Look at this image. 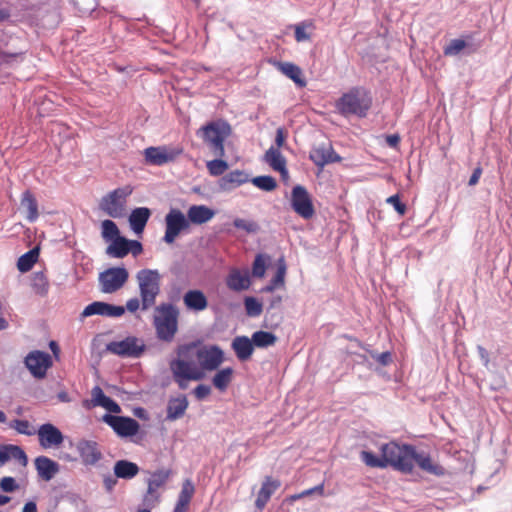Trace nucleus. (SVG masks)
Returning <instances> with one entry per match:
<instances>
[{"instance_id": "nucleus-1", "label": "nucleus", "mask_w": 512, "mask_h": 512, "mask_svg": "<svg viewBox=\"0 0 512 512\" xmlns=\"http://www.w3.org/2000/svg\"><path fill=\"white\" fill-rule=\"evenodd\" d=\"M372 101V95L366 88L353 87L337 100L336 109L345 117L356 115L362 118L370 110Z\"/></svg>"}, {"instance_id": "nucleus-2", "label": "nucleus", "mask_w": 512, "mask_h": 512, "mask_svg": "<svg viewBox=\"0 0 512 512\" xmlns=\"http://www.w3.org/2000/svg\"><path fill=\"white\" fill-rule=\"evenodd\" d=\"M231 134V125L223 119L210 121L197 131V136L202 138L205 145L215 157L225 156L224 142Z\"/></svg>"}, {"instance_id": "nucleus-3", "label": "nucleus", "mask_w": 512, "mask_h": 512, "mask_svg": "<svg viewBox=\"0 0 512 512\" xmlns=\"http://www.w3.org/2000/svg\"><path fill=\"white\" fill-rule=\"evenodd\" d=\"M179 310L172 303H162L155 308L153 325L157 338L171 342L178 331Z\"/></svg>"}, {"instance_id": "nucleus-4", "label": "nucleus", "mask_w": 512, "mask_h": 512, "mask_svg": "<svg viewBox=\"0 0 512 512\" xmlns=\"http://www.w3.org/2000/svg\"><path fill=\"white\" fill-rule=\"evenodd\" d=\"M178 358L170 362L173 378H191L193 381L202 380L205 372L200 370L193 356V344H184L178 347Z\"/></svg>"}, {"instance_id": "nucleus-5", "label": "nucleus", "mask_w": 512, "mask_h": 512, "mask_svg": "<svg viewBox=\"0 0 512 512\" xmlns=\"http://www.w3.org/2000/svg\"><path fill=\"white\" fill-rule=\"evenodd\" d=\"M381 454L385 468L388 466L402 473H411L413 465L411 459L413 458V446L409 444L399 445L391 441L381 446Z\"/></svg>"}, {"instance_id": "nucleus-6", "label": "nucleus", "mask_w": 512, "mask_h": 512, "mask_svg": "<svg viewBox=\"0 0 512 512\" xmlns=\"http://www.w3.org/2000/svg\"><path fill=\"white\" fill-rule=\"evenodd\" d=\"M136 279L141 297V309L148 310L155 305L156 297L160 293V274L157 270L142 269Z\"/></svg>"}, {"instance_id": "nucleus-7", "label": "nucleus", "mask_w": 512, "mask_h": 512, "mask_svg": "<svg viewBox=\"0 0 512 512\" xmlns=\"http://www.w3.org/2000/svg\"><path fill=\"white\" fill-rule=\"evenodd\" d=\"M132 192L133 188L129 185L117 188L102 197L99 207L108 216L120 218L124 216L126 199Z\"/></svg>"}, {"instance_id": "nucleus-8", "label": "nucleus", "mask_w": 512, "mask_h": 512, "mask_svg": "<svg viewBox=\"0 0 512 512\" xmlns=\"http://www.w3.org/2000/svg\"><path fill=\"white\" fill-rule=\"evenodd\" d=\"M193 344V356L199 363V369L204 371H214L224 362V352L218 345L203 346L197 348Z\"/></svg>"}, {"instance_id": "nucleus-9", "label": "nucleus", "mask_w": 512, "mask_h": 512, "mask_svg": "<svg viewBox=\"0 0 512 512\" xmlns=\"http://www.w3.org/2000/svg\"><path fill=\"white\" fill-rule=\"evenodd\" d=\"M171 474L170 469L164 468L150 474V478L147 480V490L142 499L143 506L154 508L160 502L161 495L158 489L166 485Z\"/></svg>"}, {"instance_id": "nucleus-10", "label": "nucleus", "mask_w": 512, "mask_h": 512, "mask_svg": "<svg viewBox=\"0 0 512 512\" xmlns=\"http://www.w3.org/2000/svg\"><path fill=\"white\" fill-rule=\"evenodd\" d=\"M189 229L190 222L183 212L179 209L171 208L165 216L163 241L167 244H172L181 233L188 232Z\"/></svg>"}, {"instance_id": "nucleus-11", "label": "nucleus", "mask_w": 512, "mask_h": 512, "mask_svg": "<svg viewBox=\"0 0 512 512\" xmlns=\"http://www.w3.org/2000/svg\"><path fill=\"white\" fill-rule=\"evenodd\" d=\"M129 278L125 267H111L99 274L98 281L103 293H114L121 289Z\"/></svg>"}, {"instance_id": "nucleus-12", "label": "nucleus", "mask_w": 512, "mask_h": 512, "mask_svg": "<svg viewBox=\"0 0 512 512\" xmlns=\"http://www.w3.org/2000/svg\"><path fill=\"white\" fill-rule=\"evenodd\" d=\"M106 350L120 357L138 358L145 350L143 340L129 336L121 341H112L107 344Z\"/></svg>"}, {"instance_id": "nucleus-13", "label": "nucleus", "mask_w": 512, "mask_h": 512, "mask_svg": "<svg viewBox=\"0 0 512 512\" xmlns=\"http://www.w3.org/2000/svg\"><path fill=\"white\" fill-rule=\"evenodd\" d=\"M24 364L34 378L43 379L47 370L52 367L53 361L47 352L34 350L26 355Z\"/></svg>"}, {"instance_id": "nucleus-14", "label": "nucleus", "mask_w": 512, "mask_h": 512, "mask_svg": "<svg viewBox=\"0 0 512 512\" xmlns=\"http://www.w3.org/2000/svg\"><path fill=\"white\" fill-rule=\"evenodd\" d=\"M291 207L304 219L313 217L315 210L312 199L307 189L302 185H296L291 192Z\"/></svg>"}, {"instance_id": "nucleus-15", "label": "nucleus", "mask_w": 512, "mask_h": 512, "mask_svg": "<svg viewBox=\"0 0 512 512\" xmlns=\"http://www.w3.org/2000/svg\"><path fill=\"white\" fill-rule=\"evenodd\" d=\"M102 420L122 438L135 436L140 429L139 423L131 417L105 414Z\"/></svg>"}, {"instance_id": "nucleus-16", "label": "nucleus", "mask_w": 512, "mask_h": 512, "mask_svg": "<svg viewBox=\"0 0 512 512\" xmlns=\"http://www.w3.org/2000/svg\"><path fill=\"white\" fill-rule=\"evenodd\" d=\"M124 313V306L113 305L102 301H95L84 308L80 317L82 319L93 315H100L105 317L117 318L121 317Z\"/></svg>"}, {"instance_id": "nucleus-17", "label": "nucleus", "mask_w": 512, "mask_h": 512, "mask_svg": "<svg viewBox=\"0 0 512 512\" xmlns=\"http://www.w3.org/2000/svg\"><path fill=\"white\" fill-rule=\"evenodd\" d=\"M310 160L318 167L323 168L329 163H336L341 161V157L334 151L330 143H322L315 147L310 152Z\"/></svg>"}, {"instance_id": "nucleus-18", "label": "nucleus", "mask_w": 512, "mask_h": 512, "mask_svg": "<svg viewBox=\"0 0 512 512\" xmlns=\"http://www.w3.org/2000/svg\"><path fill=\"white\" fill-rule=\"evenodd\" d=\"M37 434L41 447L45 449L59 446L64 440L62 432L51 423L42 424Z\"/></svg>"}, {"instance_id": "nucleus-19", "label": "nucleus", "mask_w": 512, "mask_h": 512, "mask_svg": "<svg viewBox=\"0 0 512 512\" xmlns=\"http://www.w3.org/2000/svg\"><path fill=\"white\" fill-rule=\"evenodd\" d=\"M77 451L84 465H95L101 458L102 453L95 441L80 440L77 443Z\"/></svg>"}, {"instance_id": "nucleus-20", "label": "nucleus", "mask_w": 512, "mask_h": 512, "mask_svg": "<svg viewBox=\"0 0 512 512\" xmlns=\"http://www.w3.org/2000/svg\"><path fill=\"white\" fill-rule=\"evenodd\" d=\"M414 462L425 472L435 475V476H443L445 475V468L441 465L434 463L431 457L425 452H417L415 447L413 446V458L411 459V465L414 466Z\"/></svg>"}, {"instance_id": "nucleus-21", "label": "nucleus", "mask_w": 512, "mask_h": 512, "mask_svg": "<svg viewBox=\"0 0 512 512\" xmlns=\"http://www.w3.org/2000/svg\"><path fill=\"white\" fill-rule=\"evenodd\" d=\"M177 153L168 151L164 146L148 147L144 150V156L147 163L161 166L175 159Z\"/></svg>"}, {"instance_id": "nucleus-22", "label": "nucleus", "mask_w": 512, "mask_h": 512, "mask_svg": "<svg viewBox=\"0 0 512 512\" xmlns=\"http://www.w3.org/2000/svg\"><path fill=\"white\" fill-rule=\"evenodd\" d=\"M231 348L241 362L249 360L254 352L253 341L247 336H236L232 340Z\"/></svg>"}, {"instance_id": "nucleus-23", "label": "nucleus", "mask_w": 512, "mask_h": 512, "mask_svg": "<svg viewBox=\"0 0 512 512\" xmlns=\"http://www.w3.org/2000/svg\"><path fill=\"white\" fill-rule=\"evenodd\" d=\"M481 47V42H473L472 36H467L466 39H453L445 46L444 54L446 56H455L462 50L467 49L469 52L477 51Z\"/></svg>"}, {"instance_id": "nucleus-24", "label": "nucleus", "mask_w": 512, "mask_h": 512, "mask_svg": "<svg viewBox=\"0 0 512 512\" xmlns=\"http://www.w3.org/2000/svg\"><path fill=\"white\" fill-rule=\"evenodd\" d=\"M35 468L38 476L44 481H50L59 472V464L47 456L37 457Z\"/></svg>"}, {"instance_id": "nucleus-25", "label": "nucleus", "mask_w": 512, "mask_h": 512, "mask_svg": "<svg viewBox=\"0 0 512 512\" xmlns=\"http://www.w3.org/2000/svg\"><path fill=\"white\" fill-rule=\"evenodd\" d=\"M214 215L215 211L205 205H192L187 211V218L190 224H204L210 221Z\"/></svg>"}, {"instance_id": "nucleus-26", "label": "nucleus", "mask_w": 512, "mask_h": 512, "mask_svg": "<svg viewBox=\"0 0 512 512\" xmlns=\"http://www.w3.org/2000/svg\"><path fill=\"white\" fill-rule=\"evenodd\" d=\"M150 216L151 210L147 207H138L132 210L129 216V224L131 229L136 234L142 233Z\"/></svg>"}, {"instance_id": "nucleus-27", "label": "nucleus", "mask_w": 512, "mask_h": 512, "mask_svg": "<svg viewBox=\"0 0 512 512\" xmlns=\"http://www.w3.org/2000/svg\"><path fill=\"white\" fill-rule=\"evenodd\" d=\"M183 302L187 309L193 311H203L208 306L205 294L201 290H189L183 296Z\"/></svg>"}, {"instance_id": "nucleus-28", "label": "nucleus", "mask_w": 512, "mask_h": 512, "mask_svg": "<svg viewBox=\"0 0 512 512\" xmlns=\"http://www.w3.org/2000/svg\"><path fill=\"white\" fill-rule=\"evenodd\" d=\"M188 404L189 403L185 395L169 399L166 408V420L175 421L181 418L185 414Z\"/></svg>"}, {"instance_id": "nucleus-29", "label": "nucleus", "mask_w": 512, "mask_h": 512, "mask_svg": "<svg viewBox=\"0 0 512 512\" xmlns=\"http://www.w3.org/2000/svg\"><path fill=\"white\" fill-rule=\"evenodd\" d=\"M248 181V175L244 171L234 170L227 173L219 180V187L222 190L229 191Z\"/></svg>"}, {"instance_id": "nucleus-30", "label": "nucleus", "mask_w": 512, "mask_h": 512, "mask_svg": "<svg viewBox=\"0 0 512 512\" xmlns=\"http://www.w3.org/2000/svg\"><path fill=\"white\" fill-rule=\"evenodd\" d=\"M278 69L288 78L294 81L298 87H305L306 81L303 78L302 70L299 66L290 62H278Z\"/></svg>"}, {"instance_id": "nucleus-31", "label": "nucleus", "mask_w": 512, "mask_h": 512, "mask_svg": "<svg viewBox=\"0 0 512 512\" xmlns=\"http://www.w3.org/2000/svg\"><path fill=\"white\" fill-rule=\"evenodd\" d=\"M113 470L114 475L121 479H132L139 473L138 465L128 460H118Z\"/></svg>"}, {"instance_id": "nucleus-32", "label": "nucleus", "mask_w": 512, "mask_h": 512, "mask_svg": "<svg viewBox=\"0 0 512 512\" xmlns=\"http://www.w3.org/2000/svg\"><path fill=\"white\" fill-rule=\"evenodd\" d=\"M280 486L278 481H272L271 478L267 477L266 481L263 482L262 487L257 495L255 506L258 509H263L270 499L273 492Z\"/></svg>"}, {"instance_id": "nucleus-33", "label": "nucleus", "mask_w": 512, "mask_h": 512, "mask_svg": "<svg viewBox=\"0 0 512 512\" xmlns=\"http://www.w3.org/2000/svg\"><path fill=\"white\" fill-rule=\"evenodd\" d=\"M21 208L27 213L26 218L33 222L38 218V205L34 195L30 191H25L21 199Z\"/></svg>"}, {"instance_id": "nucleus-34", "label": "nucleus", "mask_w": 512, "mask_h": 512, "mask_svg": "<svg viewBox=\"0 0 512 512\" xmlns=\"http://www.w3.org/2000/svg\"><path fill=\"white\" fill-rule=\"evenodd\" d=\"M226 284L233 291H243L249 288L250 279L247 275H242L240 271L233 270L228 275Z\"/></svg>"}, {"instance_id": "nucleus-35", "label": "nucleus", "mask_w": 512, "mask_h": 512, "mask_svg": "<svg viewBox=\"0 0 512 512\" xmlns=\"http://www.w3.org/2000/svg\"><path fill=\"white\" fill-rule=\"evenodd\" d=\"M106 254L114 258H124L129 254L128 239L120 236L106 248Z\"/></svg>"}, {"instance_id": "nucleus-36", "label": "nucleus", "mask_w": 512, "mask_h": 512, "mask_svg": "<svg viewBox=\"0 0 512 512\" xmlns=\"http://www.w3.org/2000/svg\"><path fill=\"white\" fill-rule=\"evenodd\" d=\"M263 160L274 170H280L286 166V159L278 148L271 146L264 154Z\"/></svg>"}, {"instance_id": "nucleus-37", "label": "nucleus", "mask_w": 512, "mask_h": 512, "mask_svg": "<svg viewBox=\"0 0 512 512\" xmlns=\"http://www.w3.org/2000/svg\"><path fill=\"white\" fill-rule=\"evenodd\" d=\"M233 369L226 367L219 370L212 378V384L219 391H225L232 381Z\"/></svg>"}, {"instance_id": "nucleus-38", "label": "nucleus", "mask_w": 512, "mask_h": 512, "mask_svg": "<svg viewBox=\"0 0 512 512\" xmlns=\"http://www.w3.org/2000/svg\"><path fill=\"white\" fill-rule=\"evenodd\" d=\"M286 275V263L284 258H280L278 261V267L275 276L271 279L270 283L262 288V292H273L278 286L284 284Z\"/></svg>"}, {"instance_id": "nucleus-39", "label": "nucleus", "mask_w": 512, "mask_h": 512, "mask_svg": "<svg viewBox=\"0 0 512 512\" xmlns=\"http://www.w3.org/2000/svg\"><path fill=\"white\" fill-rule=\"evenodd\" d=\"M254 347L267 348L273 346L277 342V336L272 332L256 331L251 337Z\"/></svg>"}, {"instance_id": "nucleus-40", "label": "nucleus", "mask_w": 512, "mask_h": 512, "mask_svg": "<svg viewBox=\"0 0 512 512\" xmlns=\"http://www.w3.org/2000/svg\"><path fill=\"white\" fill-rule=\"evenodd\" d=\"M31 286L37 295L45 296L49 290V281L43 271H37L32 274Z\"/></svg>"}, {"instance_id": "nucleus-41", "label": "nucleus", "mask_w": 512, "mask_h": 512, "mask_svg": "<svg viewBox=\"0 0 512 512\" xmlns=\"http://www.w3.org/2000/svg\"><path fill=\"white\" fill-rule=\"evenodd\" d=\"M39 257V249L33 248L19 257L17 268L20 272L25 273L31 270Z\"/></svg>"}, {"instance_id": "nucleus-42", "label": "nucleus", "mask_w": 512, "mask_h": 512, "mask_svg": "<svg viewBox=\"0 0 512 512\" xmlns=\"http://www.w3.org/2000/svg\"><path fill=\"white\" fill-rule=\"evenodd\" d=\"M254 186L265 192H271L277 188V181L270 175H261L251 179Z\"/></svg>"}, {"instance_id": "nucleus-43", "label": "nucleus", "mask_w": 512, "mask_h": 512, "mask_svg": "<svg viewBox=\"0 0 512 512\" xmlns=\"http://www.w3.org/2000/svg\"><path fill=\"white\" fill-rule=\"evenodd\" d=\"M195 493V487L190 479L184 480L182 483L181 491L178 495L177 502L181 506H189V503Z\"/></svg>"}, {"instance_id": "nucleus-44", "label": "nucleus", "mask_w": 512, "mask_h": 512, "mask_svg": "<svg viewBox=\"0 0 512 512\" xmlns=\"http://www.w3.org/2000/svg\"><path fill=\"white\" fill-rule=\"evenodd\" d=\"M360 459L367 465L372 468H385V463L383 462V458L378 457L371 451L363 450L360 453Z\"/></svg>"}, {"instance_id": "nucleus-45", "label": "nucleus", "mask_w": 512, "mask_h": 512, "mask_svg": "<svg viewBox=\"0 0 512 512\" xmlns=\"http://www.w3.org/2000/svg\"><path fill=\"white\" fill-rule=\"evenodd\" d=\"M222 158L216 157V159L207 162V169L212 176H220L228 169V163Z\"/></svg>"}, {"instance_id": "nucleus-46", "label": "nucleus", "mask_w": 512, "mask_h": 512, "mask_svg": "<svg viewBox=\"0 0 512 512\" xmlns=\"http://www.w3.org/2000/svg\"><path fill=\"white\" fill-rule=\"evenodd\" d=\"M102 236L111 241L120 237V231L112 220L106 219L102 222Z\"/></svg>"}, {"instance_id": "nucleus-47", "label": "nucleus", "mask_w": 512, "mask_h": 512, "mask_svg": "<svg viewBox=\"0 0 512 512\" xmlns=\"http://www.w3.org/2000/svg\"><path fill=\"white\" fill-rule=\"evenodd\" d=\"M267 259H269V256L263 254L256 255L252 265V275L254 277L261 278L265 275Z\"/></svg>"}, {"instance_id": "nucleus-48", "label": "nucleus", "mask_w": 512, "mask_h": 512, "mask_svg": "<svg viewBox=\"0 0 512 512\" xmlns=\"http://www.w3.org/2000/svg\"><path fill=\"white\" fill-rule=\"evenodd\" d=\"M244 305L247 315L251 317H257L263 311L262 304L254 297H246Z\"/></svg>"}, {"instance_id": "nucleus-49", "label": "nucleus", "mask_w": 512, "mask_h": 512, "mask_svg": "<svg viewBox=\"0 0 512 512\" xmlns=\"http://www.w3.org/2000/svg\"><path fill=\"white\" fill-rule=\"evenodd\" d=\"M9 427L15 429L20 434L28 436L35 434V430L31 429V425L27 420L15 419L10 422Z\"/></svg>"}, {"instance_id": "nucleus-50", "label": "nucleus", "mask_w": 512, "mask_h": 512, "mask_svg": "<svg viewBox=\"0 0 512 512\" xmlns=\"http://www.w3.org/2000/svg\"><path fill=\"white\" fill-rule=\"evenodd\" d=\"M233 225L235 228L242 229L247 233H257L260 229L258 223L255 221H249L242 218L234 219Z\"/></svg>"}, {"instance_id": "nucleus-51", "label": "nucleus", "mask_w": 512, "mask_h": 512, "mask_svg": "<svg viewBox=\"0 0 512 512\" xmlns=\"http://www.w3.org/2000/svg\"><path fill=\"white\" fill-rule=\"evenodd\" d=\"M10 459L19 461L22 466H26L28 458L24 450L17 445H8Z\"/></svg>"}, {"instance_id": "nucleus-52", "label": "nucleus", "mask_w": 512, "mask_h": 512, "mask_svg": "<svg viewBox=\"0 0 512 512\" xmlns=\"http://www.w3.org/2000/svg\"><path fill=\"white\" fill-rule=\"evenodd\" d=\"M311 26L312 25L310 23H307V22H301L299 24H296L294 26V29H295V40L297 42H305V41L310 40L311 36L306 31V29L308 27H311Z\"/></svg>"}, {"instance_id": "nucleus-53", "label": "nucleus", "mask_w": 512, "mask_h": 512, "mask_svg": "<svg viewBox=\"0 0 512 512\" xmlns=\"http://www.w3.org/2000/svg\"><path fill=\"white\" fill-rule=\"evenodd\" d=\"M91 395H92V403H93V406H99V407H102L106 401L108 400V396H106L104 393H103V390L99 387V386H95L92 391H91Z\"/></svg>"}, {"instance_id": "nucleus-54", "label": "nucleus", "mask_w": 512, "mask_h": 512, "mask_svg": "<svg viewBox=\"0 0 512 512\" xmlns=\"http://www.w3.org/2000/svg\"><path fill=\"white\" fill-rule=\"evenodd\" d=\"M0 488L2 491L6 493H11L16 491L19 488V485L16 483L13 477H3L0 480Z\"/></svg>"}, {"instance_id": "nucleus-55", "label": "nucleus", "mask_w": 512, "mask_h": 512, "mask_svg": "<svg viewBox=\"0 0 512 512\" xmlns=\"http://www.w3.org/2000/svg\"><path fill=\"white\" fill-rule=\"evenodd\" d=\"M387 202L393 205L394 209L400 214L404 215L406 212V205L400 201L399 195H392L387 199Z\"/></svg>"}, {"instance_id": "nucleus-56", "label": "nucleus", "mask_w": 512, "mask_h": 512, "mask_svg": "<svg viewBox=\"0 0 512 512\" xmlns=\"http://www.w3.org/2000/svg\"><path fill=\"white\" fill-rule=\"evenodd\" d=\"M371 356L382 366H387L392 362V354L389 351L375 354L373 353Z\"/></svg>"}, {"instance_id": "nucleus-57", "label": "nucleus", "mask_w": 512, "mask_h": 512, "mask_svg": "<svg viewBox=\"0 0 512 512\" xmlns=\"http://www.w3.org/2000/svg\"><path fill=\"white\" fill-rule=\"evenodd\" d=\"M117 478L115 475H111V474H106L103 476V485H104V488L105 490L108 492V493H111L116 484H117Z\"/></svg>"}, {"instance_id": "nucleus-58", "label": "nucleus", "mask_w": 512, "mask_h": 512, "mask_svg": "<svg viewBox=\"0 0 512 512\" xmlns=\"http://www.w3.org/2000/svg\"><path fill=\"white\" fill-rule=\"evenodd\" d=\"M198 400H203L211 393V388L208 385L200 384L193 391Z\"/></svg>"}, {"instance_id": "nucleus-59", "label": "nucleus", "mask_w": 512, "mask_h": 512, "mask_svg": "<svg viewBox=\"0 0 512 512\" xmlns=\"http://www.w3.org/2000/svg\"><path fill=\"white\" fill-rule=\"evenodd\" d=\"M128 249L129 253H132L133 256H138L143 251L142 244L137 240L128 239Z\"/></svg>"}, {"instance_id": "nucleus-60", "label": "nucleus", "mask_w": 512, "mask_h": 512, "mask_svg": "<svg viewBox=\"0 0 512 512\" xmlns=\"http://www.w3.org/2000/svg\"><path fill=\"white\" fill-rule=\"evenodd\" d=\"M477 351H478L479 357L482 361V364L484 365L485 368L489 369V364H490L489 352L481 345L477 346Z\"/></svg>"}, {"instance_id": "nucleus-61", "label": "nucleus", "mask_w": 512, "mask_h": 512, "mask_svg": "<svg viewBox=\"0 0 512 512\" xmlns=\"http://www.w3.org/2000/svg\"><path fill=\"white\" fill-rule=\"evenodd\" d=\"M102 407L105 408L110 413L119 414L121 412V407L119 406V404L116 403L110 397Z\"/></svg>"}, {"instance_id": "nucleus-62", "label": "nucleus", "mask_w": 512, "mask_h": 512, "mask_svg": "<svg viewBox=\"0 0 512 512\" xmlns=\"http://www.w3.org/2000/svg\"><path fill=\"white\" fill-rule=\"evenodd\" d=\"M285 139H286V132H285V129L282 128V127H279L277 130H276V137H275V144H276V147L275 148H278L280 149L281 147L284 146L285 144Z\"/></svg>"}, {"instance_id": "nucleus-63", "label": "nucleus", "mask_w": 512, "mask_h": 512, "mask_svg": "<svg viewBox=\"0 0 512 512\" xmlns=\"http://www.w3.org/2000/svg\"><path fill=\"white\" fill-rule=\"evenodd\" d=\"M324 491V485L323 484H320V485H317L311 489H307L305 491H303L301 494H298V495H295L293 496L292 498L293 499H299L301 497H304V496H308L310 494H313V493H318V494H322Z\"/></svg>"}, {"instance_id": "nucleus-64", "label": "nucleus", "mask_w": 512, "mask_h": 512, "mask_svg": "<svg viewBox=\"0 0 512 512\" xmlns=\"http://www.w3.org/2000/svg\"><path fill=\"white\" fill-rule=\"evenodd\" d=\"M140 305H141V300H139L138 298L135 297V298L129 299L124 308L127 309L129 312L134 313L139 309Z\"/></svg>"}]
</instances>
